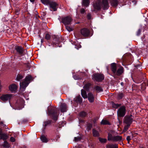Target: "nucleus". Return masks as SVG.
<instances>
[{"instance_id": "obj_32", "label": "nucleus", "mask_w": 148, "mask_h": 148, "mask_svg": "<svg viewBox=\"0 0 148 148\" xmlns=\"http://www.w3.org/2000/svg\"><path fill=\"white\" fill-rule=\"evenodd\" d=\"M53 0H41L42 2L45 5H48Z\"/></svg>"}, {"instance_id": "obj_44", "label": "nucleus", "mask_w": 148, "mask_h": 148, "mask_svg": "<svg viewBox=\"0 0 148 148\" xmlns=\"http://www.w3.org/2000/svg\"><path fill=\"white\" fill-rule=\"evenodd\" d=\"M81 138L80 137H75L74 138V140L75 142H77L80 140Z\"/></svg>"}, {"instance_id": "obj_58", "label": "nucleus", "mask_w": 148, "mask_h": 148, "mask_svg": "<svg viewBox=\"0 0 148 148\" xmlns=\"http://www.w3.org/2000/svg\"><path fill=\"white\" fill-rule=\"evenodd\" d=\"M2 134L1 131L0 130V135Z\"/></svg>"}, {"instance_id": "obj_49", "label": "nucleus", "mask_w": 148, "mask_h": 148, "mask_svg": "<svg viewBox=\"0 0 148 148\" xmlns=\"http://www.w3.org/2000/svg\"><path fill=\"white\" fill-rule=\"evenodd\" d=\"M10 140L11 142H13L15 141V139L13 137H11L10 138Z\"/></svg>"}, {"instance_id": "obj_7", "label": "nucleus", "mask_w": 148, "mask_h": 148, "mask_svg": "<svg viewBox=\"0 0 148 148\" xmlns=\"http://www.w3.org/2000/svg\"><path fill=\"white\" fill-rule=\"evenodd\" d=\"M62 41V38L60 36H54L53 43V45L57 46V44H58Z\"/></svg>"}, {"instance_id": "obj_5", "label": "nucleus", "mask_w": 148, "mask_h": 148, "mask_svg": "<svg viewBox=\"0 0 148 148\" xmlns=\"http://www.w3.org/2000/svg\"><path fill=\"white\" fill-rule=\"evenodd\" d=\"M126 113V107L125 106H121L117 111L118 116L119 117H123Z\"/></svg>"}, {"instance_id": "obj_30", "label": "nucleus", "mask_w": 148, "mask_h": 148, "mask_svg": "<svg viewBox=\"0 0 148 148\" xmlns=\"http://www.w3.org/2000/svg\"><path fill=\"white\" fill-rule=\"evenodd\" d=\"M8 138L7 135L4 134H2L0 135V140L3 139V140H5Z\"/></svg>"}, {"instance_id": "obj_54", "label": "nucleus", "mask_w": 148, "mask_h": 148, "mask_svg": "<svg viewBox=\"0 0 148 148\" xmlns=\"http://www.w3.org/2000/svg\"><path fill=\"white\" fill-rule=\"evenodd\" d=\"M120 143V144L121 145H123V140L122 141H121V142H119Z\"/></svg>"}, {"instance_id": "obj_43", "label": "nucleus", "mask_w": 148, "mask_h": 148, "mask_svg": "<svg viewBox=\"0 0 148 148\" xmlns=\"http://www.w3.org/2000/svg\"><path fill=\"white\" fill-rule=\"evenodd\" d=\"M25 64L26 65V67L27 68V69H29L31 67V65L28 62L25 63Z\"/></svg>"}, {"instance_id": "obj_20", "label": "nucleus", "mask_w": 148, "mask_h": 148, "mask_svg": "<svg viewBox=\"0 0 148 148\" xmlns=\"http://www.w3.org/2000/svg\"><path fill=\"white\" fill-rule=\"evenodd\" d=\"M74 101L77 103H80L82 102V98L80 95H78L74 99Z\"/></svg>"}, {"instance_id": "obj_59", "label": "nucleus", "mask_w": 148, "mask_h": 148, "mask_svg": "<svg viewBox=\"0 0 148 148\" xmlns=\"http://www.w3.org/2000/svg\"><path fill=\"white\" fill-rule=\"evenodd\" d=\"M22 103L23 104V103H24V101H23V100H22Z\"/></svg>"}, {"instance_id": "obj_24", "label": "nucleus", "mask_w": 148, "mask_h": 148, "mask_svg": "<svg viewBox=\"0 0 148 148\" xmlns=\"http://www.w3.org/2000/svg\"><path fill=\"white\" fill-rule=\"evenodd\" d=\"M90 3V0H83L82 5L84 6L87 7Z\"/></svg>"}, {"instance_id": "obj_55", "label": "nucleus", "mask_w": 148, "mask_h": 148, "mask_svg": "<svg viewBox=\"0 0 148 148\" xmlns=\"http://www.w3.org/2000/svg\"><path fill=\"white\" fill-rule=\"evenodd\" d=\"M121 84L122 86H123L124 85V83L123 82H121Z\"/></svg>"}, {"instance_id": "obj_50", "label": "nucleus", "mask_w": 148, "mask_h": 148, "mask_svg": "<svg viewBox=\"0 0 148 148\" xmlns=\"http://www.w3.org/2000/svg\"><path fill=\"white\" fill-rule=\"evenodd\" d=\"M135 67L137 69L139 67L141 68V66L140 64H136L135 65Z\"/></svg>"}, {"instance_id": "obj_2", "label": "nucleus", "mask_w": 148, "mask_h": 148, "mask_svg": "<svg viewBox=\"0 0 148 148\" xmlns=\"http://www.w3.org/2000/svg\"><path fill=\"white\" fill-rule=\"evenodd\" d=\"M108 140L114 142H121L122 141V137L119 135H113L111 133H108Z\"/></svg>"}, {"instance_id": "obj_29", "label": "nucleus", "mask_w": 148, "mask_h": 148, "mask_svg": "<svg viewBox=\"0 0 148 148\" xmlns=\"http://www.w3.org/2000/svg\"><path fill=\"white\" fill-rule=\"evenodd\" d=\"M40 139L42 142L43 143H46L48 141L47 139L44 135L40 137Z\"/></svg>"}, {"instance_id": "obj_35", "label": "nucleus", "mask_w": 148, "mask_h": 148, "mask_svg": "<svg viewBox=\"0 0 148 148\" xmlns=\"http://www.w3.org/2000/svg\"><path fill=\"white\" fill-rule=\"evenodd\" d=\"M99 140L101 143H105L107 142V139L106 138H102L99 137Z\"/></svg>"}, {"instance_id": "obj_34", "label": "nucleus", "mask_w": 148, "mask_h": 148, "mask_svg": "<svg viewBox=\"0 0 148 148\" xmlns=\"http://www.w3.org/2000/svg\"><path fill=\"white\" fill-rule=\"evenodd\" d=\"M112 106L114 108H117L121 106V104H118V103H112Z\"/></svg>"}, {"instance_id": "obj_36", "label": "nucleus", "mask_w": 148, "mask_h": 148, "mask_svg": "<svg viewBox=\"0 0 148 148\" xmlns=\"http://www.w3.org/2000/svg\"><path fill=\"white\" fill-rule=\"evenodd\" d=\"M87 114L86 112L84 111H82L79 113V115L81 117H84L86 116Z\"/></svg>"}, {"instance_id": "obj_12", "label": "nucleus", "mask_w": 148, "mask_h": 148, "mask_svg": "<svg viewBox=\"0 0 148 148\" xmlns=\"http://www.w3.org/2000/svg\"><path fill=\"white\" fill-rule=\"evenodd\" d=\"M101 1L97 0L93 4V6L94 9L97 10H99L101 9Z\"/></svg>"}, {"instance_id": "obj_27", "label": "nucleus", "mask_w": 148, "mask_h": 148, "mask_svg": "<svg viewBox=\"0 0 148 148\" xmlns=\"http://www.w3.org/2000/svg\"><path fill=\"white\" fill-rule=\"evenodd\" d=\"M23 78V76L22 75L19 74L17 75L16 80L18 81H20Z\"/></svg>"}, {"instance_id": "obj_63", "label": "nucleus", "mask_w": 148, "mask_h": 148, "mask_svg": "<svg viewBox=\"0 0 148 148\" xmlns=\"http://www.w3.org/2000/svg\"><path fill=\"white\" fill-rule=\"evenodd\" d=\"M38 14V12H37L36 13V14L37 15Z\"/></svg>"}, {"instance_id": "obj_10", "label": "nucleus", "mask_w": 148, "mask_h": 148, "mask_svg": "<svg viewBox=\"0 0 148 148\" xmlns=\"http://www.w3.org/2000/svg\"><path fill=\"white\" fill-rule=\"evenodd\" d=\"M49 5L51 10L54 11H56L58 6V4L55 1H51L48 4Z\"/></svg>"}, {"instance_id": "obj_45", "label": "nucleus", "mask_w": 148, "mask_h": 148, "mask_svg": "<svg viewBox=\"0 0 148 148\" xmlns=\"http://www.w3.org/2000/svg\"><path fill=\"white\" fill-rule=\"evenodd\" d=\"M131 139L130 136H128L127 137L126 140L127 141L128 143H129L130 140Z\"/></svg>"}, {"instance_id": "obj_47", "label": "nucleus", "mask_w": 148, "mask_h": 148, "mask_svg": "<svg viewBox=\"0 0 148 148\" xmlns=\"http://www.w3.org/2000/svg\"><path fill=\"white\" fill-rule=\"evenodd\" d=\"M92 125L91 123H89L87 125V128L89 130H90L92 127Z\"/></svg>"}, {"instance_id": "obj_14", "label": "nucleus", "mask_w": 148, "mask_h": 148, "mask_svg": "<svg viewBox=\"0 0 148 148\" xmlns=\"http://www.w3.org/2000/svg\"><path fill=\"white\" fill-rule=\"evenodd\" d=\"M67 106L64 103H62L60 107V109L62 112H65L67 111Z\"/></svg>"}, {"instance_id": "obj_53", "label": "nucleus", "mask_w": 148, "mask_h": 148, "mask_svg": "<svg viewBox=\"0 0 148 148\" xmlns=\"http://www.w3.org/2000/svg\"><path fill=\"white\" fill-rule=\"evenodd\" d=\"M82 74L84 76H85L86 75V73L85 72L82 73Z\"/></svg>"}, {"instance_id": "obj_17", "label": "nucleus", "mask_w": 148, "mask_h": 148, "mask_svg": "<svg viewBox=\"0 0 148 148\" xmlns=\"http://www.w3.org/2000/svg\"><path fill=\"white\" fill-rule=\"evenodd\" d=\"M88 99L90 102L92 103L94 101V98L93 94L90 92L88 94Z\"/></svg>"}, {"instance_id": "obj_25", "label": "nucleus", "mask_w": 148, "mask_h": 148, "mask_svg": "<svg viewBox=\"0 0 148 148\" xmlns=\"http://www.w3.org/2000/svg\"><path fill=\"white\" fill-rule=\"evenodd\" d=\"M51 121L50 120H48L44 122L43 126L44 127V128L48 125H50L51 124Z\"/></svg>"}, {"instance_id": "obj_51", "label": "nucleus", "mask_w": 148, "mask_h": 148, "mask_svg": "<svg viewBox=\"0 0 148 148\" xmlns=\"http://www.w3.org/2000/svg\"><path fill=\"white\" fill-rule=\"evenodd\" d=\"M130 126H128V125H127L125 126V127H124L125 129L126 130H128Z\"/></svg>"}, {"instance_id": "obj_37", "label": "nucleus", "mask_w": 148, "mask_h": 148, "mask_svg": "<svg viewBox=\"0 0 148 148\" xmlns=\"http://www.w3.org/2000/svg\"><path fill=\"white\" fill-rule=\"evenodd\" d=\"M146 36H147V35H144L143 37L141 38V40L143 42H145L146 41H148V38L147 37V38H145Z\"/></svg>"}, {"instance_id": "obj_13", "label": "nucleus", "mask_w": 148, "mask_h": 148, "mask_svg": "<svg viewBox=\"0 0 148 148\" xmlns=\"http://www.w3.org/2000/svg\"><path fill=\"white\" fill-rule=\"evenodd\" d=\"M102 4L103 10H106L108 8L109 5L108 0H102Z\"/></svg>"}, {"instance_id": "obj_60", "label": "nucleus", "mask_w": 148, "mask_h": 148, "mask_svg": "<svg viewBox=\"0 0 148 148\" xmlns=\"http://www.w3.org/2000/svg\"><path fill=\"white\" fill-rule=\"evenodd\" d=\"M57 137L58 138H60V136L59 135H58Z\"/></svg>"}, {"instance_id": "obj_9", "label": "nucleus", "mask_w": 148, "mask_h": 148, "mask_svg": "<svg viewBox=\"0 0 148 148\" xmlns=\"http://www.w3.org/2000/svg\"><path fill=\"white\" fill-rule=\"evenodd\" d=\"M71 21L72 18L69 16L63 17L62 19V22L65 25L69 24Z\"/></svg>"}, {"instance_id": "obj_48", "label": "nucleus", "mask_w": 148, "mask_h": 148, "mask_svg": "<svg viewBox=\"0 0 148 148\" xmlns=\"http://www.w3.org/2000/svg\"><path fill=\"white\" fill-rule=\"evenodd\" d=\"M87 18L88 19H90L91 18V15L90 13H89L88 14L87 16Z\"/></svg>"}, {"instance_id": "obj_26", "label": "nucleus", "mask_w": 148, "mask_h": 148, "mask_svg": "<svg viewBox=\"0 0 148 148\" xmlns=\"http://www.w3.org/2000/svg\"><path fill=\"white\" fill-rule=\"evenodd\" d=\"M101 124L103 125H110V123L106 120L103 119L101 122Z\"/></svg>"}, {"instance_id": "obj_3", "label": "nucleus", "mask_w": 148, "mask_h": 148, "mask_svg": "<svg viewBox=\"0 0 148 148\" xmlns=\"http://www.w3.org/2000/svg\"><path fill=\"white\" fill-rule=\"evenodd\" d=\"M48 111L49 115L53 117L54 120H56L58 115L57 108L51 107L48 108Z\"/></svg>"}, {"instance_id": "obj_4", "label": "nucleus", "mask_w": 148, "mask_h": 148, "mask_svg": "<svg viewBox=\"0 0 148 148\" xmlns=\"http://www.w3.org/2000/svg\"><path fill=\"white\" fill-rule=\"evenodd\" d=\"M92 79L97 82H100L103 81L104 78V75L100 73H95L93 75Z\"/></svg>"}, {"instance_id": "obj_15", "label": "nucleus", "mask_w": 148, "mask_h": 148, "mask_svg": "<svg viewBox=\"0 0 148 148\" xmlns=\"http://www.w3.org/2000/svg\"><path fill=\"white\" fill-rule=\"evenodd\" d=\"M15 49L18 54L22 56L23 54V48L20 46H16L15 47Z\"/></svg>"}, {"instance_id": "obj_11", "label": "nucleus", "mask_w": 148, "mask_h": 148, "mask_svg": "<svg viewBox=\"0 0 148 148\" xmlns=\"http://www.w3.org/2000/svg\"><path fill=\"white\" fill-rule=\"evenodd\" d=\"M11 97L12 95L10 94H3L0 97V99L3 102H5L9 100Z\"/></svg>"}, {"instance_id": "obj_52", "label": "nucleus", "mask_w": 148, "mask_h": 148, "mask_svg": "<svg viewBox=\"0 0 148 148\" xmlns=\"http://www.w3.org/2000/svg\"><path fill=\"white\" fill-rule=\"evenodd\" d=\"M19 10H16V13L17 14H19Z\"/></svg>"}, {"instance_id": "obj_39", "label": "nucleus", "mask_w": 148, "mask_h": 148, "mask_svg": "<svg viewBox=\"0 0 148 148\" xmlns=\"http://www.w3.org/2000/svg\"><path fill=\"white\" fill-rule=\"evenodd\" d=\"M90 83H88L85 85L84 88L86 89H88L89 88L90 86Z\"/></svg>"}, {"instance_id": "obj_40", "label": "nucleus", "mask_w": 148, "mask_h": 148, "mask_svg": "<svg viewBox=\"0 0 148 148\" xmlns=\"http://www.w3.org/2000/svg\"><path fill=\"white\" fill-rule=\"evenodd\" d=\"M141 31H142V30L141 29H138V31L136 32V35L137 36H139L141 34Z\"/></svg>"}, {"instance_id": "obj_41", "label": "nucleus", "mask_w": 148, "mask_h": 148, "mask_svg": "<svg viewBox=\"0 0 148 148\" xmlns=\"http://www.w3.org/2000/svg\"><path fill=\"white\" fill-rule=\"evenodd\" d=\"M51 38V35L49 34H47L45 36V38L47 40H49Z\"/></svg>"}, {"instance_id": "obj_8", "label": "nucleus", "mask_w": 148, "mask_h": 148, "mask_svg": "<svg viewBox=\"0 0 148 148\" xmlns=\"http://www.w3.org/2000/svg\"><path fill=\"white\" fill-rule=\"evenodd\" d=\"M81 33L82 35L85 37H88L90 36L89 30L86 28H83L81 30Z\"/></svg>"}, {"instance_id": "obj_6", "label": "nucleus", "mask_w": 148, "mask_h": 148, "mask_svg": "<svg viewBox=\"0 0 148 148\" xmlns=\"http://www.w3.org/2000/svg\"><path fill=\"white\" fill-rule=\"evenodd\" d=\"M133 121L132 116V115H130L125 117L124 122L127 125H128V126H130Z\"/></svg>"}, {"instance_id": "obj_18", "label": "nucleus", "mask_w": 148, "mask_h": 148, "mask_svg": "<svg viewBox=\"0 0 148 148\" xmlns=\"http://www.w3.org/2000/svg\"><path fill=\"white\" fill-rule=\"evenodd\" d=\"M106 148H118V147L116 144L109 143L106 145Z\"/></svg>"}, {"instance_id": "obj_38", "label": "nucleus", "mask_w": 148, "mask_h": 148, "mask_svg": "<svg viewBox=\"0 0 148 148\" xmlns=\"http://www.w3.org/2000/svg\"><path fill=\"white\" fill-rule=\"evenodd\" d=\"M3 146L4 147H10V145L9 143L6 141H4V143L3 145Z\"/></svg>"}, {"instance_id": "obj_61", "label": "nucleus", "mask_w": 148, "mask_h": 148, "mask_svg": "<svg viewBox=\"0 0 148 148\" xmlns=\"http://www.w3.org/2000/svg\"><path fill=\"white\" fill-rule=\"evenodd\" d=\"M140 148H143V147H142V146H140Z\"/></svg>"}, {"instance_id": "obj_16", "label": "nucleus", "mask_w": 148, "mask_h": 148, "mask_svg": "<svg viewBox=\"0 0 148 148\" xmlns=\"http://www.w3.org/2000/svg\"><path fill=\"white\" fill-rule=\"evenodd\" d=\"M9 90L12 92H16L17 88V86L15 84H13L9 87Z\"/></svg>"}, {"instance_id": "obj_56", "label": "nucleus", "mask_w": 148, "mask_h": 148, "mask_svg": "<svg viewBox=\"0 0 148 148\" xmlns=\"http://www.w3.org/2000/svg\"><path fill=\"white\" fill-rule=\"evenodd\" d=\"M30 1L32 2H34L35 1V0H30Z\"/></svg>"}, {"instance_id": "obj_42", "label": "nucleus", "mask_w": 148, "mask_h": 148, "mask_svg": "<svg viewBox=\"0 0 148 148\" xmlns=\"http://www.w3.org/2000/svg\"><path fill=\"white\" fill-rule=\"evenodd\" d=\"M66 26V29L69 32H70L73 30V29L72 27H69L67 25Z\"/></svg>"}, {"instance_id": "obj_21", "label": "nucleus", "mask_w": 148, "mask_h": 148, "mask_svg": "<svg viewBox=\"0 0 148 148\" xmlns=\"http://www.w3.org/2000/svg\"><path fill=\"white\" fill-rule=\"evenodd\" d=\"M123 71V68L122 66L120 67L117 70V71H116V75L118 76L120 75L122 73Z\"/></svg>"}, {"instance_id": "obj_62", "label": "nucleus", "mask_w": 148, "mask_h": 148, "mask_svg": "<svg viewBox=\"0 0 148 148\" xmlns=\"http://www.w3.org/2000/svg\"><path fill=\"white\" fill-rule=\"evenodd\" d=\"M95 121H95V120H94L93 121V122H94L95 123Z\"/></svg>"}, {"instance_id": "obj_57", "label": "nucleus", "mask_w": 148, "mask_h": 148, "mask_svg": "<svg viewBox=\"0 0 148 148\" xmlns=\"http://www.w3.org/2000/svg\"><path fill=\"white\" fill-rule=\"evenodd\" d=\"M41 42L42 43L43 42V40L42 39H41Z\"/></svg>"}, {"instance_id": "obj_46", "label": "nucleus", "mask_w": 148, "mask_h": 148, "mask_svg": "<svg viewBox=\"0 0 148 148\" xmlns=\"http://www.w3.org/2000/svg\"><path fill=\"white\" fill-rule=\"evenodd\" d=\"M80 12L82 14H84L85 12V10L84 8L81 9Z\"/></svg>"}, {"instance_id": "obj_22", "label": "nucleus", "mask_w": 148, "mask_h": 148, "mask_svg": "<svg viewBox=\"0 0 148 148\" xmlns=\"http://www.w3.org/2000/svg\"><path fill=\"white\" fill-rule=\"evenodd\" d=\"M110 3L112 6L116 7L118 5L119 1L118 0H111Z\"/></svg>"}, {"instance_id": "obj_1", "label": "nucleus", "mask_w": 148, "mask_h": 148, "mask_svg": "<svg viewBox=\"0 0 148 148\" xmlns=\"http://www.w3.org/2000/svg\"><path fill=\"white\" fill-rule=\"evenodd\" d=\"M32 79V77L31 75L26 76L24 80L20 83V88L21 90L24 91L26 87L30 83V81Z\"/></svg>"}, {"instance_id": "obj_31", "label": "nucleus", "mask_w": 148, "mask_h": 148, "mask_svg": "<svg viewBox=\"0 0 148 148\" xmlns=\"http://www.w3.org/2000/svg\"><path fill=\"white\" fill-rule=\"evenodd\" d=\"M125 96V93L124 92H119L118 94V98L120 99H122Z\"/></svg>"}, {"instance_id": "obj_33", "label": "nucleus", "mask_w": 148, "mask_h": 148, "mask_svg": "<svg viewBox=\"0 0 148 148\" xmlns=\"http://www.w3.org/2000/svg\"><path fill=\"white\" fill-rule=\"evenodd\" d=\"M93 136L95 137L98 136H99L98 132L95 130L93 129L92 130Z\"/></svg>"}, {"instance_id": "obj_19", "label": "nucleus", "mask_w": 148, "mask_h": 148, "mask_svg": "<svg viewBox=\"0 0 148 148\" xmlns=\"http://www.w3.org/2000/svg\"><path fill=\"white\" fill-rule=\"evenodd\" d=\"M111 70L113 73L115 74L116 71V64L115 63H112L111 64Z\"/></svg>"}, {"instance_id": "obj_28", "label": "nucleus", "mask_w": 148, "mask_h": 148, "mask_svg": "<svg viewBox=\"0 0 148 148\" xmlns=\"http://www.w3.org/2000/svg\"><path fill=\"white\" fill-rule=\"evenodd\" d=\"M81 95L82 97L84 98H86L87 97L86 91L83 89L81 90Z\"/></svg>"}, {"instance_id": "obj_23", "label": "nucleus", "mask_w": 148, "mask_h": 148, "mask_svg": "<svg viewBox=\"0 0 148 148\" xmlns=\"http://www.w3.org/2000/svg\"><path fill=\"white\" fill-rule=\"evenodd\" d=\"M94 89L98 93L102 92L103 90L102 88L99 86H94Z\"/></svg>"}, {"instance_id": "obj_64", "label": "nucleus", "mask_w": 148, "mask_h": 148, "mask_svg": "<svg viewBox=\"0 0 148 148\" xmlns=\"http://www.w3.org/2000/svg\"><path fill=\"white\" fill-rule=\"evenodd\" d=\"M80 47H81V45H79V48H80Z\"/></svg>"}]
</instances>
